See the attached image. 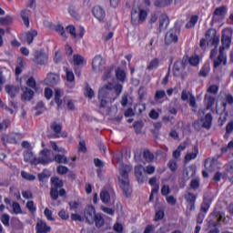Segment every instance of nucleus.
<instances>
[{
  "label": "nucleus",
  "instance_id": "8",
  "mask_svg": "<svg viewBox=\"0 0 233 233\" xmlns=\"http://www.w3.org/2000/svg\"><path fill=\"white\" fill-rule=\"evenodd\" d=\"M187 58H183L182 61H177L173 66V75L175 77H180L183 79L184 77H187V71H185V68L187 66Z\"/></svg>",
  "mask_w": 233,
  "mask_h": 233
},
{
  "label": "nucleus",
  "instance_id": "39",
  "mask_svg": "<svg viewBox=\"0 0 233 233\" xmlns=\"http://www.w3.org/2000/svg\"><path fill=\"white\" fill-rule=\"evenodd\" d=\"M143 157L147 163H152V161H154V154L149 150H145L143 153Z\"/></svg>",
  "mask_w": 233,
  "mask_h": 233
},
{
  "label": "nucleus",
  "instance_id": "58",
  "mask_svg": "<svg viewBox=\"0 0 233 233\" xmlns=\"http://www.w3.org/2000/svg\"><path fill=\"white\" fill-rule=\"evenodd\" d=\"M100 208L105 212V214H108V216H114V214H116V211L113 208L105 206H101Z\"/></svg>",
  "mask_w": 233,
  "mask_h": 233
},
{
  "label": "nucleus",
  "instance_id": "64",
  "mask_svg": "<svg viewBox=\"0 0 233 233\" xmlns=\"http://www.w3.org/2000/svg\"><path fill=\"white\" fill-rule=\"evenodd\" d=\"M228 174L231 183H233V160L228 164Z\"/></svg>",
  "mask_w": 233,
  "mask_h": 233
},
{
  "label": "nucleus",
  "instance_id": "55",
  "mask_svg": "<svg viewBox=\"0 0 233 233\" xmlns=\"http://www.w3.org/2000/svg\"><path fill=\"white\" fill-rule=\"evenodd\" d=\"M68 13L70 14L71 16H73L74 19H77L79 17V14L76 10V7L74 6H69L68 7Z\"/></svg>",
  "mask_w": 233,
  "mask_h": 233
},
{
  "label": "nucleus",
  "instance_id": "28",
  "mask_svg": "<svg viewBox=\"0 0 233 233\" xmlns=\"http://www.w3.org/2000/svg\"><path fill=\"white\" fill-rule=\"evenodd\" d=\"M6 141H7V143L15 145V143H17V141H21V135L15 134V133H11L6 137Z\"/></svg>",
  "mask_w": 233,
  "mask_h": 233
},
{
  "label": "nucleus",
  "instance_id": "33",
  "mask_svg": "<svg viewBox=\"0 0 233 233\" xmlns=\"http://www.w3.org/2000/svg\"><path fill=\"white\" fill-rule=\"evenodd\" d=\"M51 129L53 130V132H55L56 137H59V136L57 135L61 134V130H63V127L61 126V124H57V122H54L53 124H51Z\"/></svg>",
  "mask_w": 233,
  "mask_h": 233
},
{
  "label": "nucleus",
  "instance_id": "42",
  "mask_svg": "<svg viewBox=\"0 0 233 233\" xmlns=\"http://www.w3.org/2000/svg\"><path fill=\"white\" fill-rule=\"evenodd\" d=\"M50 147L55 152H62L63 154L66 153V150L64 147H57V143L51 141Z\"/></svg>",
  "mask_w": 233,
  "mask_h": 233
},
{
  "label": "nucleus",
  "instance_id": "17",
  "mask_svg": "<svg viewBox=\"0 0 233 233\" xmlns=\"http://www.w3.org/2000/svg\"><path fill=\"white\" fill-rule=\"evenodd\" d=\"M60 81L61 78L59 77V75L55 73H49L46 78L44 80V83L46 85H48L49 86H52L54 85H57Z\"/></svg>",
  "mask_w": 233,
  "mask_h": 233
},
{
  "label": "nucleus",
  "instance_id": "1",
  "mask_svg": "<svg viewBox=\"0 0 233 233\" xmlns=\"http://www.w3.org/2000/svg\"><path fill=\"white\" fill-rule=\"evenodd\" d=\"M123 92V86L116 84L114 86L112 83L106 84L98 91V101L99 108H105L106 112L108 113V105L114 103Z\"/></svg>",
  "mask_w": 233,
  "mask_h": 233
},
{
  "label": "nucleus",
  "instance_id": "50",
  "mask_svg": "<svg viewBox=\"0 0 233 233\" xmlns=\"http://www.w3.org/2000/svg\"><path fill=\"white\" fill-rule=\"evenodd\" d=\"M21 176L24 179H26L27 181H34V179H35V176L26 173V171H22Z\"/></svg>",
  "mask_w": 233,
  "mask_h": 233
},
{
  "label": "nucleus",
  "instance_id": "51",
  "mask_svg": "<svg viewBox=\"0 0 233 233\" xmlns=\"http://www.w3.org/2000/svg\"><path fill=\"white\" fill-rule=\"evenodd\" d=\"M189 187L192 190H198L199 188V178L191 180Z\"/></svg>",
  "mask_w": 233,
  "mask_h": 233
},
{
  "label": "nucleus",
  "instance_id": "37",
  "mask_svg": "<svg viewBox=\"0 0 233 233\" xmlns=\"http://www.w3.org/2000/svg\"><path fill=\"white\" fill-rule=\"evenodd\" d=\"M116 79L118 81H121V83L125 82V77H127V75L125 74L124 70H122L120 68L116 69Z\"/></svg>",
  "mask_w": 233,
  "mask_h": 233
},
{
  "label": "nucleus",
  "instance_id": "56",
  "mask_svg": "<svg viewBox=\"0 0 233 233\" xmlns=\"http://www.w3.org/2000/svg\"><path fill=\"white\" fill-rule=\"evenodd\" d=\"M44 214L47 221H56V219L52 217V210H50L48 208L45 209Z\"/></svg>",
  "mask_w": 233,
  "mask_h": 233
},
{
  "label": "nucleus",
  "instance_id": "26",
  "mask_svg": "<svg viewBox=\"0 0 233 233\" xmlns=\"http://www.w3.org/2000/svg\"><path fill=\"white\" fill-rule=\"evenodd\" d=\"M5 92L10 97H15L19 94V88L15 86H5Z\"/></svg>",
  "mask_w": 233,
  "mask_h": 233
},
{
  "label": "nucleus",
  "instance_id": "7",
  "mask_svg": "<svg viewBox=\"0 0 233 233\" xmlns=\"http://www.w3.org/2000/svg\"><path fill=\"white\" fill-rule=\"evenodd\" d=\"M147 11L143 9H139V12L136 9H132L131 11V23L134 26H139L141 23H145L147 21Z\"/></svg>",
  "mask_w": 233,
  "mask_h": 233
},
{
  "label": "nucleus",
  "instance_id": "9",
  "mask_svg": "<svg viewBox=\"0 0 233 233\" xmlns=\"http://www.w3.org/2000/svg\"><path fill=\"white\" fill-rule=\"evenodd\" d=\"M219 91V86L218 85H210L209 86H208V94H211L212 96L208 97V106L207 108H210L214 103H216V94H218V92Z\"/></svg>",
  "mask_w": 233,
  "mask_h": 233
},
{
  "label": "nucleus",
  "instance_id": "52",
  "mask_svg": "<svg viewBox=\"0 0 233 233\" xmlns=\"http://www.w3.org/2000/svg\"><path fill=\"white\" fill-rule=\"evenodd\" d=\"M196 23H198V15H193L190 17L189 22L186 25V28H192Z\"/></svg>",
  "mask_w": 233,
  "mask_h": 233
},
{
  "label": "nucleus",
  "instance_id": "29",
  "mask_svg": "<svg viewBox=\"0 0 233 233\" xmlns=\"http://www.w3.org/2000/svg\"><path fill=\"white\" fill-rule=\"evenodd\" d=\"M21 17L25 26H30V10H26V9L22 10Z\"/></svg>",
  "mask_w": 233,
  "mask_h": 233
},
{
  "label": "nucleus",
  "instance_id": "57",
  "mask_svg": "<svg viewBox=\"0 0 233 233\" xmlns=\"http://www.w3.org/2000/svg\"><path fill=\"white\" fill-rule=\"evenodd\" d=\"M10 23H12V16L0 17V25H10Z\"/></svg>",
  "mask_w": 233,
  "mask_h": 233
},
{
  "label": "nucleus",
  "instance_id": "21",
  "mask_svg": "<svg viewBox=\"0 0 233 233\" xmlns=\"http://www.w3.org/2000/svg\"><path fill=\"white\" fill-rule=\"evenodd\" d=\"M206 41L208 44V41L211 42V45H217L219 43V38L216 36V31L214 29H210L206 34Z\"/></svg>",
  "mask_w": 233,
  "mask_h": 233
},
{
  "label": "nucleus",
  "instance_id": "13",
  "mask_svg": "<svg viewBox=\"0 0 233 233\" xmlns=\"http://www.w3.org/2000/svg\"><path fill=\"white\" fill-rule=\"evenodd\" d=\"M35 230L36 233H49L52 232V227L48 226L45 220L37 218Z\"/></svg>",
  "mask_w": 233,
  "mask_h": 233
},
{
  "label": "nucleus",
  "instance_id": "38",
  "mask_svg": "<svg viewBox=\"0 0 233 233\" xmlns=\"http://www.w3.org/2000/svg\"><path fill=\"white\" fill-rule=\"evenodd\" d=\"M188 63L191 66H198L199 65V56L194 55L188 58Z\"/></svg>",
  "mask_w": 233,
  "mask_h": 233
},
{
  "label": "nucleus",
  "instance_id": "43",
  "mask_svg": "<svg viewBox=\"0 0 233 233\" xmlns=\"http://www.w3.org/2000/svg\"><path fill=\"white\" fill-rule=\"evenodd\" d=\"M168 168L171 172H176L177 170V161L176 159H171L167 163Z\"/></svg>",
  "mask_w": 233,
  "mask_h": 233
},
{
  "label": "nucleus",
  "instance_id": "11",
  "mask_svg": "<svg viewBox=\"0 0 233 233\" xmlns=\"http://www.w3.org/2000/svg\"><path fill=\"white\" fill-rule=\"evenodd\" d=\"M177 34L179 30L177 28H173L166 34L165 43L166 45H172V43H177Z\"/></svg>",
  "mask_w": 233,
  "mask_h": 233
},
{
  "label": "nucleus",
  "instance_id": "24",
  "mask_svg": "<svg viewBox=\"0 0 233 233\" xmlns=\"http://www.w3.org/2000/svg\"><path fill=\"white\" fill-rule=\"evenodd\" d=\"M168 16L165 14L161 15L159 18V30H167V28H168Z\"/></svg>",
  "mask_w": 233,
  "mask_h": 233
},
{
  "label": "nucleus",
  "instance_id": "62",
  "mask_svg": "<svg viewBox=\"0 0 233 233\" xmlns=\"http://www.w3.org/2000/svg\"><path fill=\"white\" fill-rule=\"evenodd\" d=\"M57 172L58 174H60L61 176L67 174L68 173V167H65V166H58L57 167Z\"/></svg>",
  "mask_w": 233,
  "mask_h": 233
},
{
  "label": "nucleus",
  "instance_id": "53",
  "mask_svg": "<svg viewBox=\"0 0 233 233\" xmlns=\"http://www.w3.org/2000/svg\"><path fill=\"white\" fill-rule=\"evenodd\" d=\"M134 128L135 132L137 134H141V130L143 128V122L142 121H137L134 123Z\"/></svg>",
  "mask_w": 233,
  "mask_h": 233
},
{
  "label": "nucleus",
  "instance_id": "40",
  "mask_svg": "<svg viewBox=\"0 0 233 233\" xmlns=\"http://www.w3.org/2000/svg\"><path fill=\"white\" fill-rule=\"evenodd\" d=\"M157 66H159V60L157 58H154L149 62L147 68V70H154L157 68Z\"/></svg>",
  "mask_w": 233,
  "mask_h": 233
},
{
  "label": "nucleus",
  "instance_id": "16",
  "mask_svg": "<svg viewBox=\"0 0 233 233\" xmlns=\"http://www.w3.org/2000/svg\"><path fill=\"white\" fill-rule=\"evenodd\" d=\"M225 15H227V7H218L213 15V22L217 23V21H221V19H225Z\"/></svg>",
  "mask_w": 233,
  "mask_h": 233
},
{
  "label": "nucleus",
  "instance_id": "31",
  "mask_svg": "<svg viewBox=\"0 0 233 233\" xmlns=\"http://www.w3.org/2000/svg\"><path fill=\"white\" fill-rule=\"evenodd\" d=\"M172 0H156L154 5L157 8H165V6H170Z\"/></svg>",
  "mask_w": 233,
  "mask_h": 233
},
{
  "label": "nucleus",
  "instance_id": "3",
  "mask_svg": "<svg viewBox=\"0 0 233 233\" xmlns=\"http://www.w3.org/2000/svg\"><path fill=\"white\" fill-rule=\"evenodd\" d=\"M116 167L119 169V174L121 176V177H119L120 187L122 188L126 198H130L132 195V187H130L128 174L132 172V167L124 163H119Z\"/></svg>",
  "mask_w": 233,
  "mask_h": 233
},
{
  "label": "nucleus",
  "instance_id": "6",
  "mask_svg": "<svg viewBox=\"0 0 233 233\" xmlns=\"http://www.w3.org/2000/svg\"><path fill=\"white\" fill-rule=\"evenodd\" d=\"M54 161V153L48 148H45L39 152V157H36V165H48Z\"/></svg>",
  "mask_w": 233,
  "mask_h": 233
},
{
  "label": "nucleus",
  "instance_id": "35",
  "mask_svg": "<svg viewBox=\"0 0 233 233\" xmlns=\"http://www.w3.org/2000/svg\"><path fill=\"white\" fill-rule=\"evenodd\" d=\"M36 35H37V32L35 30H31L26 33V41L28 45H32L34 41V37H35Z\"/></svg>",
  "mask_w": 233,
  "mask_h": 233
},
{
  "label": "nucleus",
  "instance_id": "18",
  "mask_svg": "<svg viewBox=\"0 0 233 233\" xmlns=\"http://www.w3.org/2000/svg\"><path fill=\"white\" fill-rule=\"evenodd\" d=\"M196 176V166H189L183 170V177L185 181H188L190 177H194Z\"/></svg>",
  "mask_w": 233,
  "mask_h": 233
},
{
  "label": "nucleus",
  "instance_id": "10",
  "mask_svg": "<svg viewBox=\"0 0 233 233\" xmlns=\"http://www.w3.org/2000/svg\"><path fill=\"white\" fill-rule=\"evenodd\" d=\"M105 67V60L100 55L96 56L92 61V68L95 72H101Z\"/></svg>",
  "mask_w": 233,
  "mask_h": 233
},
{
  "label": "nucleus",
  "instance_id": "27",
  "mask_svg": "<svg viewBox=\"0 0 233 233\" xmlns=\"http://www.w3.org/2000/svg\"><path fill=\"white\" fill-rule=\"evenodd\" d=\"M221 219H223V216H221L220 214H212L209 217V223L210 225H214V227H218V225H219V222L221 221Z\"/></svg>",
  "mask_w": 233,
  "mask_h": 233
},
{
  "label": "nucleus",
  "instance_id": "15",
  "mask_svg": "<svg viewBox=\"0 0 233 233\" xmlns=\"http://www.w3.org/2000/svg\"><path fill=\"white\" fill-rule=\"evenodd\" d=\"M0 107L4 108V110H6V112H9L10 114H15V112H17V102L14 101L13 98L10 99L8 107V106L5 105L3 100L0 99Z\"/></svg>",
  "mask_w": 233,
  "mask_h": 233
},
{
  "label": "nucleus",
  "instance_id": "61",
  "mask_svg": "<svg viewBox=\"0 0 233 233\" xmlns=\"http://www.w3.org/2000/svg\"><path fill=\"white\" fill-rule=\"evenodd\" d=\"M66 31L72 35V37H77V34H76V27L74 25H68L66 27Z\"/></svg>",
  "mask_w": 233,
  "mask_h": 233
},
{
  "label": "nucleus",
  "instance_id": "30",
  "mask_svg": "<svg viewBox=\"0 0 233 233\" xmlns=\"http://www.w3.org/2000/svg\"><path fill=\"white\" fill-rule=\"evenodd\" d=\"M34 97V91L28 87L24 89V94L22 95V99L24 101H30Z\"/></svg>",
  "mask_w": 233,
  "mask_h": 233
},
{
  "label": "nucleus",
  "instance_id": "34",
  "mask_svg": "<svg viewBox=\"0 0 233 233\" xmlns=\"http://www.w3.org/2000/svg\"><path fill=\"white\" fill-rule=\"evenodd\" d=\"M64 70L66 74L67 83H74V81H76V76H74V72L68 69V67H64Z\"/></svg>",
  "mask_w": 233,
  "mask_h": 233
},
{
  "label": "nucleus",
  "instance_id": "2",
  "mask_svg": "<svg viewBox=\"0 0 233 233\" xmlns=\"http://www.w3.org/2000/svg\"><path fill=\"white\" fill-rule=\"evenodd\" d=\"M232 34L231 28H226L222 31V46L219 49V56L217 60L214 61V66H219V65H227V55L223 53V50L230 48V43H232Z\"/></svg>",
  "mask_w": 233,
  "mask_h": 233
},
{
  "label": "nucleus",
  "instance_id": "12",
  "mask_svg": "<svg viewBox=\"0 0 233 233\" xmlns=\"http://www.w3.org/2000/svg\"><path fill=\"white\" fill-rule=\"evenodd\" d=\"M184 198L186 199L187 203V208L188 210L192 211L196 208V195L190 191H186L184 194Z\"/></svg>",
  "mask_w": 233,
  "mask_h": 233
},
{
  "label": "nucleus",
  "instance_id": "23",
  "mask_svg": "<svg viewBox=\"0 0 233 233\" xmlns=\"http://www.w3.org/2000/svg\"><path fill=\"white\" fill-rule=\"evenodd\" d=\"M112 192V189H102L100 192V199L102 203H105L106 205L110 203V194Z\"/></svg>",
  "mask_w": 233,
  "mask_h": 233
},
{
  "label": "nucleus",
  "instance_id": "20",
  "mask_svg": "<svg viewBox=\"0 0 233 233\" xmlns=\"http://www.w3.org/2000/svg\"><path fill=\"white\" fill-rule=\"evenodd\" d=\"M92 12H93V15H94L97 20H99L100 22L105 21V15H106V14H105V10H103V9L101 8V6L96 5V6L93 7Z\"/></svg>",
  "mask_w": 233,
  "mask_h": 233
},
{
  "label": "nucleus",
  "instance_id": "47",
  "mask_svg": "<svg viewBox=\"0 0 233 233\" xmlns=\"http://www.w3.org/2000/svg\"><path fill=\"white\" fill-rule=\"evenodd\" d=\"M227 105H233V96L230 94L226 95L223 101V106L226 107Z\"/></svg>",
  "mask_w": 233,
  "mask_h": 233
},
{
  "label": "nucleus",
  "instance_id": "48",
  "mask_svg": "<svg viewBox=\"0 0 233 233\" xmlns=\"http://www.w3.org/2000/svg\"><path fill=\"white\" fill-rule=\"evenodd\" d=\"M194 127L196 130H201L205 127V119L201 118L200 120L195 121Z\"/></svg>",
  "mask_w": 233,
  "mask_h": 233
},
{
  "label": "nucleus",
  "instance_id": "59",
  "mask_svg": "<svg viewBox=\"0 0 233 233\" xmlns=\"http://www.w3.org/2000/svg\"><path fill=\"white\" fill-rule=\"evenodd\" d=\"M55 30L58 32V34H60L62 37H65V39H66V35L65 34V27H63V25H56Z\"/></svg>",
  "mask_w": 233,
  "mask_h": 233
},
{
  "label": "nucleus",
  "instance_id": "36",
  "mask_svg": "<svg viewBox=\"0 0 233 233\" xmlns=\"http://www.w3.org/2000/svg\"><path fill=\"white\" fill-rule=\"evenodd\" d=\"M73 63L76 66H79L85 63V57L81 56L80 55H74L73 56Z\"/></svg>",
  "mask_w": 233,
  "mask_h": 233
},
{
  "label": "nucleus",
  "instance_id": "22",
  "mask_svg": "<svg viewBox=\"0 0 233 233\" xmlns=\"http://www.w3.org/2000/svg\"><path fill=\"white\" fill-rule=\"evenodd\" d=\"M144 172H145V167L143 166L135 167V176L138 183H143V181H145V176L143 175Z\"/></svg>",
  "mask_w": 233,
  "mask_h": 233
},
{
  "label": "nucleus",
  "instance_id": "14",
  "mask_svg": "<svg viewBox=\"0 0 233 233\" xmlns=\"http://www.w3.org/2000/svg\"><path fill=\"white\" fill-rule=\"evenodd\" d=\"M34 56V61L36 65H46L48 63V56L45 51H35Z\"/></svg>",
  "mask_w": 233,
  "mask_h": 233
},
{
  "label": "nucleus",
  "instance_id": "32",
  "mask_svg": "<svg viewBox=\"0 0 233 233\" xmlns=\"http://www.w3.org/2000/svg\"><path fill=\"white\" fill-rule=\"evenodd\" d=\"M53 159L54 161H56V163L59 164L66 165L68 163V159L66 158V157L61 154L55 155V157H53Z\"/></svg>",
  "mask_w": 233,
  "mask_h": 233
},
{
  "label": "nucleus",
  "instance_id": "41",
  "mask_svg": "<svg viewBox=\"0 0 233 233\" xmlns=\"http://www.w3.org/2000/svg\"><path fill=\"white\" fill-rule=\"evenodd\" d=\"M55 101L59 108L63 105V100H61V90L56 89L55 92Z\"/></svg>",
  "mask_w": 233,
  "mask_h": 233
},
{
  "label": "nucleus",
  "instance_id": "19",
  "mask_svg": "<svg viewBox=\"0 0 233 233\" xmlns=\"http://www.w3.org/2000/svg\"><path fill=\"white\" fill-rule=\"evenodd\" d=\"M24 161H25V163H31V165H37V157H35V156H34V153L31 150H25L24 152Z\"/></svg>",
  "mask_w": 233,
  "mask_h": 233
},
{
  "label": "nucleus",
  "instance_id": "54",
  "mask_svg": "<svg viewBox=\"0 0 233 233\" xmlns=\"http://www.w3.org/2000/svg\"><path fill=\"white\" fill-rule=\"evenodd\" d=\"M26 208L29 210V212H31V214H34L37 210V208H35L34 201H28L26 203Z\"/></svg>",
  "mask_w": 233,
  "mask_h": 233
},
{
  "label": "nucleus",
  "instance_id": "25",
  "mask_svg": "<svg viewBox=\"0 0 233 233\" xmlns=\"http://www.w3.org/2000/svg\"><path fill=\"white\" fill-rule=\"evenodd\" d=\"M198 154H199V149L198 145L194 146V152L187 153L185 157V163H189L192 159H196L198 157Z\"/></svg>",
  "mask_w": 233,
  "mask_h": 233
},
{
  "label": "nucleus",
  "instance_id": "49",
  "mask_svg": "<svg viewBox=\"0 0 233 233\" xmlns=\"http://www.w3.org/2000/svg\"><path fill=\"white\" fill-rule=\"evenodd\" d=\"M85 96L89 99H92V97L96 96V94L94 93V90L92 89V87H90V86H86Z\"/></svg>",
  "mask_w": 233,
  "mask_h": 233
},
{
  "label": "nucleus",
  "instance_id": "63",
  "mask_svg": "<svg viewBox=\"0 0 233 233\" xmlns=\"http://www.w3.org/2000/svg\"><path fill=\"white\" fill-rule=\"evenodd\" d=\"M161 194L162 196H167V194H170V187L163 185L161 188Z\"/></svg>",
  "mask_w": 233,
  "mask_h": 233
},
{
  "label": "nucleus",
  "instance_id": "45",
  "mask_svg": "<svg viewBox=\"0 0 233 233\" xmlns=\"http://www.w3.org/2000/svg\"><path fill=\"white\" fill-rule=\"evenodd\" d=\"M164 97H167V93L165 90H157L155 93V101H159V99H163Z\"/></svg>",
  "mask_w": 233,
  "mask_h": 233
},
{
  "label": "nucleus",
  "instance_id": "5",
  "mask_svg": "<svg viewBox=\"0 0 233 233\" xmlns=\"http://www.w3.org/2000/svg\"><path fill=\"white\" fill-rule=\"evenodd\" d=\"M51 183L50 196L54 201H56L59 196L63 197L66 195V191L63 188V180L57 177H52Z\"/></svg>",
  "mask_w": 233,
  "mask_h": 233
},
{
  "label": "nucleus",
  "instance_id": "4",
  "mask_svg": "<svg viewBox=\"0 0 233 233\" xmlns=\"http://www.w3.org/2000/svg\"><path fill=\"white\" fill-rule=\"evenodd\" d=\"M84 216L89 225H93V223H96V227H103V225H105L103 217L99 214H96V208H94V206H87L85 208Z\"/></svg>",
  "mask_w": 233,
  "mask_h": 233
},
{
  "label": "nucleus",
  "instance_id": "60",
  "mask_svg": "<svg viewBox=\"0 0 233 233\" xmlns=\"http://www.w3.org/2000/svg\"><path fill=\"white\" fill-rule=\"evenodd\" d=\"M12 207H13V212L15 214H21L22 210H21V206L19 205V203L14 202Z\"/></svg>",
  "mask_w": 233,
  "mask_h": 233
},
{
  "label": "nucleus",
  "instance_id": "46",
  "mask_svg": "<svg viewBox=\"0 0 233 233\" xmlns=\"http://www.w3.org/2000/svg\"><path fill=\"white\" fill-rule=\"evenodd\" d=\"M212 127V115L207 114L205 116V128H210Z\"/></svg>",
  "mask_w": 233,
  "mask_h": 233
},
{
  "label": "nucleus",
  "instance_id": "44",
  "mask_svg": "<svg viewBox=\"0 0 233 233\" xmlns=\"http://www.w3.org/2000/svg\"><path fill=\"white\" fill-rule=\"evenodd\" d=\"M147 110V106L145 104H137L135 106L136 114H143Z\"/></svg>",
  "mask_w": 233,
  "mask_h": 233
}]
</instances>
